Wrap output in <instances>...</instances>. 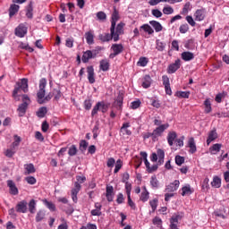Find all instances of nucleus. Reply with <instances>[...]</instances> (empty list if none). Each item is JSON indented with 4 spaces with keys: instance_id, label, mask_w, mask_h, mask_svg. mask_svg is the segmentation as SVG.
Returning a JSON list of instances; mask_svg holds the SVG:
<instances>
[{
    "instance_id": "obj_1",
    "label": "nucleus",
    "mask_w": 229,
    "mask_h": 229,
    "mask_svg": "<svg viewBox=\"0 0 229 229\" xmlns=\"http://www.w3.org/2000/svg\"><path fill=\"white\" fill-rule=\"evenodd\" d=\"M46 85H47V80L46 78H42L39 81V89L37 93L38 103L39 105H44V98H46Z\"/></svg>"
},
{
    "instance_id": "obj_2",
    "label": "nucleus",
    "mask_w": 229,
    "mask_h": 229,
    "mask_svg": "<svg viewBox=\"0 0 229 229\" xmlns=\"http://www.w3.org/2000/svg\"><path fill=\"white\" fill-rule=\"evenodd\" d=\"M108 106H110V105L105 101L98 102L91 111V115H96L98 112L106 114V112H108Z\"/></svg>"
},
{
    "instance_id": "obj_3",
    "label": "nucleus",
    "mask_w": 229,
    "mask_h": 229,
    "mask_svg": "<svg viewBox=\"0 0 229 229\" xmlns=\"http://www.w3.org/2000/svg\"><path fill=\"white\" fill-rule=\"evenodd\" d=\"M124 26H125L124 22H120L117 24L116 29L114 27L113 30H112V27H110V32L114 37V42H118L119 36L124 34Z\"/></svg>"
},
{
    "instance_id": "obj_4",
    "label": "nucleus",
    "mask_w": 229,
    "mask_h": 229,
    "mask_svg": "<svg viewBox=\"0 0 229 229\" xmlns=\"http://www.w3.org/2000/svg\"><path fill=\"white\" fill-rule=\"evenodd\" d=\"M167 128H169V123H165L157 127L153 131L154 136L156 137V140H158V137H162V134L165 131V130H167Z\"/></svg>"
},
{
    "instance_id": "obj_5",
    "label": "nucleus",
    "mask_w": 229,
    "mask_h": 229,
    "mask_svg": "<svg viewBox=\"0 0 229 229\" xmlns=\"http://www.w3.org/2000/svg\"><path fill=\"white\" fill-rule=\"evenodd\" d=\"M119 19H121V17L119 16V11L117 10V8L114 7V12L111 15V30H112V31H114V29L115 28V26L117 24V21H119Z\"/></svg>"
},
{
    "instance_id": "obj_6",
    "label": "nucleus",
    "mask_w": 229,
    "mask_h": 229,
    "mask_svg": "<svg viewBox=\"0 0 229 229\" xmlns=\"http://www.w3.org/2000/svg\"><path fill=\"white\" fill-rule=\"evenodd\" d=\"M26 33H28V28L24 24H20L15 29V35H16V37H19L20 38H23V37L26 36Z\"/></svg>"
},
{
    "instance_id": "obj_7",
    "label": "nucleus",
    "mask_w": 229,
    "mask_h": 229,
    "mask_svg": "<svg viewBox=\"0 0 229 229\" xmlns=\"http://www.w3.org/2000/svg\"><path fill=\"white\" fill-rule=\"evenodd\" d=\"M16 212L19 214H26L28 212V202L26 200H21L16 205Z\"/></svg>"
},
{
    "instance_id": "obj_8",
    "label": "nucleus",
    "mask_w": 229,
    "mask_h": 229,
    "mask_svg": "<svg viewBox=\"0 0 229 229\" xmlns=\"http://www.w3.org/2000/svg\"><path fill=\"white\" fill-rule=\"evenodd\" d=\"M206 13L207 11L205 10V8L198 9L194 13L195 21H198L199 22H201V21H205V17H207Z\"/></svg>"
},
{
    "instance_id": "obj_9",
    "label": "nucleus",
    "mask_w": 229,
    "mask_h": 229,
    "mask_svg": "<svg viewBox=\"0 0 229 229\" xmlns=\"http://www.w3.org/2000/svg\"><path fill=\"white\" fill-rule=\"evenodd\" d=\"M180 59L175 60V62L172 64H170L167 68V72L168 74H174L180 69L181 64H180Z\"/></svg>"
},
{
    "instance_id": "obj_10",
    "label": "nucleus",
    "mask_w": 229,
    "mask_h": 229,
    "mask_svg": "<svg viewBox=\"0 0 229 229\" xmlns=\"http://www.w3.org/2000/svg\"><path fill=\"white\" fill-rule=\"evenodd\" d=\"M180 187V181L175 180L174 182L166 185L165 191L166 192H175V191H178Z\"/></svg>"
},
{
    "instance_id": "obj_11",
    "label": "nucleus",
    "mask_w": 229,
    "mask_h": 229,
    "mask_svg": "<svg viewBox=\"0 0 229 229\" xmlns=\"http://www.w3.org/2000/svg\"><path fill=\"white\" fill-rule=\"evenodd\" d=\"M114 186L106 185V197L109 203H112L114 201Z\"/></svg>"
},
{
    "instance_id": "obj_12",
    "label": "nucleus",
    "mask_w": 229,
    "mask_h": 229,
    "mask_svg": "<svg viewBox=\"0 0 229 229\" xmlns=\"http://www.w3.org/2000/svg\"><path fill=\"white\" fill-rule=\"evenodd\" d=\"M87 72H88V80L89 82L92 85L93 83H96V78L95 72H94V66L90 65L87 67Z\"/></svg>"
},
{
    "instance_id": "obj_13",
    "label": "nucleus",
    "mask_w": 229,
    "mask_h": 229,
    "mask_svg": "<svg viewBox=\"0 0 229 229\" xmlns=\"http://www.w3.org/2000/svg\"><path fill=\"white\" fill-rule=\"evenodd\" d=\"M96 56L95 51L87 50L86 52H83L82 55V62L83 64H89V60L94 58Z\"/></svg>"
},
{
    "instance_id": "obj_14",
    "label": "nucleus",
    "mask_w": 229,
    "mask_h": 229,
    "mask_svg": "<svg viewBox=\"0 0 229 229\" xmlns=\"http://www.w3.org/2000/svg\"><path fill=\"white\" fill-rule=\"evenodd\" d=\"M99 69L103 71V72H106L110 71V60L108 59H102L99 62Z\"/></svg>"
},
{
    "instance_id": "obj_15",
    "label": "nucleus",
    "mask_w": 229,
    "mask_h": 229,
    "mask_svg": "<svg viewBox=\"0 0 229 229\" xmlns=\"http://www.w3.org/2000/svg\"><path fill=\"white\" fill-rule=\"evenodd\" d=\"M7 187H9L10 194H13V196H17V194H19V189H17V186L15 185V182H13V181L8 180Z\"/></svg>"
},
{
    "instance_id": "obj_16",
    "label": "nucleus",
    "mask_w": 229,
    "mask_h": 229,
    "mask_svg": "<svg viewBox=\"0 0 229 229\" xmlns=\"http://www.w3.org/2000/svg\"><path fill=\"white\" fill-rule=\"evenodd\" d=\"M181 216L180 215H174L170 218V229H180L178 228V221H180Z\"/></svg>"
},
{
    "instance_id": "obj_17",
    "label": "nucleus",
    "mask_w": 229,
    "mask_h": 229,
    "mask_svg": "<svg viewBox=\"0 0 229 229\" xmlns=\"http://www.w3.org/2000/svg\"><path fill=\"white\" fill-rule=\"evenodd\" d=\"M188 148H190L189 153H191V155H194V153L198 151V148H196V141L194 140L193 137L189 139Z\"/></svg>"
},
{
    "instance_id": "obj_18",
    "label": "nucleus",
    "mask_w": 229,
    "mask_h": 229,
    "mask_svg": "<svg viewBox=\"0 0 229 229\" xmlns=\"http://www.w3.org/2000/svg\"><path fill=\"white\" fill-rule=\"evenodd\" d=\"M98 38H99V40H101V42H110V40H112V38H113V40H114V36L112 34V32H111V34L104 33V34H100L98 36Z\"/></svg>"
},
{
    "instance_id": "obj_19",
    "label": "nucleus",
    "mask_w": 229,
    "mask_h": 229,
    "mask_svg": "<svg viewBox=\"0 0 229 229\" xmlns=\"http://www.w3.org/2000/svg\"><path fill=\"white\" fill-rule=\"evenodd\" d=\"M111 49L113 50V53L118 55H121L123 51H124V47L123 46V44H113Z\"/></svg>"
},
{
    "instance_id": "obj_20",
    "label": "nucleus",
    "mask_w": 229,
    "mask_h": 229,
    "mask_svg": "<svg viewBox=\"0 0 229 229\" xmlns=\"http://www.w3.org/2000/svg\"><path fill=\"white\" fill-rule=\"evenodd\" d=\"M216 139H217V132L216 131V130L210 131L208 132V139H207L208 146H210V144L214 142Z\"/></svg>"
},
{
    "instance_id": "obj_21",
    "label": "nucleus",
    "mask_w": 229,
    "mask_h": 229,
    "mask_svg": "<svg viewBox=\"0 0 229 229\" xmlns=\"http://www.w3.org/2000/svg\"><path fill=\"white\" fill-rule=\"evenodd\" d=\"M152 81L153 80H151V76L145 75L142 79L141 86L143 87V89H149V87H151Z\"/></svg>"
},
{
    "instance_id": "obj_22",
    "label": "nucleus",
    "mask_w": 229,
    "mask_h": 229,
    "mask_svg": "<svg viewBox=\"0 0 229 229\" xmlns=\"http://www.w3.org/2000/svg\"><path fill=\"white\" fill-rule=\"evenodd\" d=\"M144 31L145 33H148V35H153L155 33V30L149 24H143L140 27V32L142 33Z\"/></svg>"
},
{
    "instance_id": "obj_23",
    "label": "nucleus",
    "mask_w": 229,
    "mask_h": 229,
    "mask_svg": "<svg viewBox=\"0 0 229 229\" xmlns=\"http://www.w3.org/2000/svg\"><path fill=\"white\" fill-rule=\"evenodd\" d=\"M156 154L158 158L157 165H162V164H164V158H165V152L162 148H158Z\"/></svg>"
},
{
    "instance_id": "obj_24",
    "label": "nucleus",
    "mask_w": 229,
    "mask_h": 229,
    "mask_svg": "<svg viewBox=\"0 0 229 229\" xmlns=\"http://www.w3.org/2000/svg\"><path fill=\"white\" fill-rule=\"evenodd\" d=\"M20 8H21V6H19L15 4H11L9 7V17L12 18V17H13V15L18 13Z\"/></svg>"
},
{
    "instance_id": "obj_25",
    "label": "nucleus",
    "mask_w": 229,
    "mask_h": 229,
    "mask_svg": "<svg viewBox=\"0 0 229 229\" xmlns=\"http://www.w3.org/2000/svg\"><path fill=\"white\" fill-rule=\"evenodd\" d=\"M149 24L150 26H152V28H154L156 33H160V31L164 30V27H162V24H160V22L157 21H150Z\"/></svg>"
},
{
    "instance_id": "obj_26",
    "label": "nucleus",
    "mask_w": 229,
    "mask_h": 229,
    "mask_svg": "<svg viewBox=\"0 0 229 229\" xmlns=\"http://www.w3.org/2000/svg\"><path fill=\"white\" fill-rule=\"evenodd\" d=\"M167 44L165 41H163L161 39H157L156 40V49L162 52L165 50Z\"/></svg>"
},
{
    "instance_id": "obj_27",
    "label": "nucleus",
    "mask_w": 229,
    "mask_h": 229,
    "mask_svg": "<svg viewBox=\"0 0 229 229\" xmlns=\"http://www.w3.org/2000/svg\"><path fill=\"white\" fill-rule=\"evenodd\" d=\"M182 58L184 62H191V60H194V54L192 52H182Z\"/></svg>"
},
{
    "instance_id": "obj_28",
    "label": "nucleus",
    "mask_w": 229,
    "mask_h": 229,
    "mask_svg": "<svg viewBox=\"0 0 229 229\" xmlns=\"http://www.w3.org/2000/svg\"><path fill=\"white\" fill-rule=\"evenodd\" d=\"M26 17L28 19H33V2H30L26 9Z\"/></svg>"
},
{
    "instance_id": "obj_29",
    "label": "nucleus",
    "mask_w": 229,
    "mask_h": 229,
    "mask_svg": "<svg viewBox=\"0 0 229 229\" xmlns=\"http://www.w3.org/2000/svg\"><path fill=\"white\" fill-rule=\"evenodd\" d=\"M223 145L216 143L214 144L212 147L209 148V152L211 153V155H216V153H219V151H221V148Z\"/></svg>"
},
{
    "instance_id": "obj_30",
    "label": "nucleus",
    "mask_w": 229,
    "mask_h": 229,
    "mask_svg": "<svg viewBox=\"0 0 229 229\" xmlns=\"http://www.w3.org/2000/svg\"><path fill=\"white\" fill-rule=\"evenodd\" d=\"M29 206V212H30V214H35V212H37V201L35 199H30V201L28 204Z\"/></svg>"
},
{
    "instance_id": "obj_31",
    "label": "nucleus",
    "mask_w": 229,
    "mask_h": 229,
    "mask_svg": "<svg viewBox=\"0 0 229 229\" xmlns=\"http://www.w3.org/2000/svg\"><path fill=\"white\" fill-rule=\"evenodd\" d=\"M176 132L174 131H172V132H169L168 135H167V142L169 144V146H173L174 144V140H176Z\"/></svg>"
},
{
    "instance_id": "obj_32",
    "label": "nucleus",
    "mask_w": 229,
    "mask_h": 229,
    "mask_svg": "<svg viewBox=\"0 0 229 229\" xmlns=\"http://www.w3.org/2000/svg\"><path fill=\"white\" fill-rule=\"evenodd\" d=\"M192 192H194V191H192V189H191V185H187V186H183L182 188V196H191V194H192Z\"/></svg>"
},
{
    "instance_id": "obj_33",
    "label": "nucleus",
    "mask_w": 229,
    "mask_h": 229,
    "mask_svg": "<svg viewBox=\"0 0 229 229\" xmlns=\"http://www.w3.org/2000/svg\"><path fill=\"white\" fill-rule=\"evenodd\" d=\"M150 185L152 189H158L160 186V182H158V179L157 178V175H152L150 178Z\"/></svg>"
},
{
    "instance_id": "obj_34",
    "label": "nucleus",
    "mask_w": 229,
    "mask_h": 229,
    "mask_svg": "<svg viewBox=\"0 0 229 229\" xmlns=\"http://www.w3.org/2000/svg\"><path fill=\"white\" fill-rule=\"evenodd\" d=\"M94 104V100L92 98H88L83 102V108L86 110H90L92 108V105Z\"/></svg>"
},
{
    "instance_id": "obj_35",
    "label": "nucleus",
    "mask_w": 229,
    "mask_h": 229,
    "mask_svg": "<svg viewBox=\"0 0 229 229\" xmlns=\"http://www.w3.org/2000/svg\"><path fill=\"white\" fill-rule=\"evenodd\" d=\"M85 37L87 44H89V46H92V44H94V34L89 31L85 33Z\"/></svg>"
},
{
    "instance_id": "obj_36",
    "label": "nucleus",
    "mask_w": 229,
    "mask_h": 229,
    "mask_svg": "<svg viewBox=\"0 0 229 229\" xmlns=\"http://www.w3.org/2000/svg\"><path fill=\"white\" fill-rule=\"evenodd\" d=\"M25 167V171L26 174H33V173H35L36 169H35V165L33 164H27L24 165Z\"/></svg>"
},
{
    "instance_id": "obj_37",
    "label": "nucleus",
    "mask_w": 229,
    "mask_h": 229,
    "mask_svg": "<svg viewBox=\"0 0 229 229\" xmlns=\"http://www.w3.org/2000/svg\"><path fill=\"white\" fill-rule=\"evenodd\" d=\"M17 85L21 88V90L24 92H28V79H21L20 83H17Z\"/></svg>"
},
{
    "instance_id": "obj_38",
    "label": "nucleus",
    "mask_w": 229,
    "mask_h": 229,
    "mask_svg": "<svg viewBox=\"0 0 229 229\" xmlns=\"http://www.w3.org/2000/svg\"><path fill=\"white\" fill-rule=\"evenodd\" d=\"M211 185L215 187V189H219V187H221V178L215 176L211 182Z\"/></svg>"
},
{
    "instance_id": "obj_39",
    "label": "nucleus",
    "mask_w": 229,
    "mask_h": 229,
    "mask_svg": "<svg viewBox=\"0 0 229 229\" xmlns=\"http://www.w3.org/2000/svg\"><path fill=\"white\" fill-rule=\"evenodd\" d=\"M123 101H124V94L123 92L119 91L118 96L115 100L117 106H123Z\"/></svg>"
},
{
    "instance_id": "obj_40",
    "label": "nucleus",
    "mask_w": 229,
    "mask_h": 229,
    "mask_svg": "<svg viewBox=\"0 0 229 229\" xmlns=\"http://www.w3.org/2000/svg\"><path fill=\"white\" fill-rule=\"evenodd\" d=\"M87 148H89V142L85 140H81L79 147L80 151H81V153H85V151H87Z\"/></svg>"
},
{
    "instance_id": "obj_41",
    "label": "nucleus",
    "mask_w": 229,
    "mask_h": 229,
    "mask_svg": "<svg viewBox=\"0 0 229 229\" xmlns=\"http://www.w3.org/2000/svg\"><path fill=\"white\" fill-rule=\"evenodd\" d=\"M204 106L206 114H210V112H212V104L210 103V99L207 98L204 101Z\"/></svg>"
},
{
    "instance_id": "obj_42",
    "label": "nucleus",
    "mask_w": 229,
    "mask_h": 229,
    "mask_svg": "<svg viewBox=\"0 0 229 229\" xmlns=\"http://www.w3.org/2000/svg\"><path fill=\"white\" fill-rule=\"evenodd\" d=\"M175 96H177V98H182L184 99H189V97L191 96V92H189V91H177L175 93Z\"/></svg>"
},
{
    "instance_id": "obj_43",
    "label": "nucleus",
    "mask_w": 229,
    "mask_h": 229,
    "mask_svg": "<svg viewBox=\"0 0 229 229\" xmlns=\"http://www.w3.org/2000/svg\"><path fill=\"white\" fill-rule=\"evenodd\" d=\"M43 203L51 210V212H55L56 210V206H55L53 202L48 201L47 199H44Z\"/></svg>"
},
{
    "instance_id": "obj_44",
    "label": "nucleus",
    "mask_w": 229,
    "mask_h": 229,
    "mask_svg": "<svg viewBox=\"0 0 229 229\" xmlns=\"http://www.w3.org/2000/svg\"><path fill=\"white\" fill-rule=\"evenodd\" d=\"M96 15L98 21H100V22H105V21H106V13H105V12L99 11Z\"/></svg>"
},
{
    "instance_id": "obj_45",
    "label": "nucleus",
    "mask_w": 229,
    "mask_h": 229,
    "mask_svg": "<svg viewBox=\"0 0 229 229\" xmlns=\"http://www.w3.org/2000/svg\"><path fill=\"white\" fill-rule=\"evenodd\" d=\"M77 153H78V148L76 147V145H72L68 150L69 157H74L77 155Z\"/></svg>"
},
{
    "instance_id": "obj_46",
    "label": "nucleus",
    "mask_w": 229,
    "mask_h": 229,
    "mask_svg": "<svg viewBox=\"0 0 229 229\" xmlns=\"http://www.w3.org/2000/svg\"><path fill=\"white\" fill-rule=\"evenodd\" d=\"M149 199V191H142L140 196V200L143 203H146Z\"/></svg>"
},
{
    "instance_id": "obj_47",
    "label": "nucleus",
    "mask_w": 229,
    "mask_h": 229,
    "mask_svg": "<svg viewBox=\"0 0 229 229\" xmlns=\"http://www.w3.org/2000/svg\"><path fill=\"white\" fill-rule=\"evenodd\" d=\"M44 217H46V212H44V210H39L36 215V222L40 223Z\"/></svg>"
},
{
    "instance_id": "obj_48",
    "label": "nucleus",
    "mask_w": 229,
    "mask_h": 229,
    "mask_svg": "<svg viewBox=\"0 0 229 229\" xmlns=\"http://www.w3.org/2000/svg\"><path fill=\"white\" fill-rule=\"evenodd\" d=\"M149 205L152 208V213L157 210V208L158 207V199H153L152 200H149Z\"/></svg>"
},
{
    "instance_id": "obj_49",
    "label": "nucleus",
    "mask_w": 229,
    "mask_h": 229,
    "mask_svg": "<svg viewBox=\"0 0 229 229\" xmlns=\"http://www.w3.org/2000/svg\"><path fill=\"white\" fill-rule=\"evenodd\" d=\"M153 225L157 226V228H162V218L156 216L152 219Z\"/></svg>"
},
{
    "instance_id": "obj_50",
    "label": "nucleus",
    "mask_w": 229,
    "mask_h": 229,
    "mask_svg": "<svg viewBox=\"0 0 229 229\" xmlns=\"http://www.w3.org/2000/svg\"><path fill=\"white\" fill-rule=\"evenodd\" d=\"M140 157H143V160L145 162V165L147 167V170L149 169V161H148V153L144 152V151H141L140 152Z\"/></svg>"
},
{
    "instance_id": "obj_51",
    "label": "nucleus",
    "mask_w": 229,
    "mask_h": 229,
    "mask_svg": "<svg viewBox=\"0 0 229 229\" xmlns=\"http://www.w3.org/2000/svg\"><path fill=\"white\" fill-rule=\"evenodd\" d=\"M148 59L146 57H140L138 61V65H140V67H146V65H148Z\"/></svg>"
},
{
    "instance_id": "obj_52",
    "label": "nucleus",
    "mask_w": 229,
    "mask_h": 229,
    "mask_svg": "<svg viewBox=\"0 0 229 229\" xmlns=\"http://www.w3.org/2000/svg\"><path fill=\"white\" fill-rule=\"evenodd\" d=\"M52 95L55 97V99L58 101L62 98V91L60 89H55L52 92Z\"/></svg>"
},
{
    "instance_id": "obj_53",
    "label": "nucleus",
    "mask_w": 229,
    "mask_h": 229,
    "mask_svg": "<svg viewBox=\"0 0 229 229\" xmlns=\"http://www.w3.org/2000/svg\"><path fill=\"white\" fill-rule=\"evenodd\" d=\"M21 137L14 135V141L13 142L12 146L13 148L15 149V148L19 147V144H21Z\"/></svg>"
},
{
    "instance_id": "obj_54",
    "label": "nucleus",
    "mask_w": 229,
    "mask_h": 229,
    "mask_svg": "<svg viewBox=\"0 0 229 229\" xmlns=\"http://www.w3.org/2000/svg\"><path fill=\"white\" fill-rule=\"evenodd\" d=\"M163 13H165V15H171V13H174V9L171 6L164 7Z\"/></svg>"
},
{
    "instance_id": "obj_55",
    "label": "nucleus",
    "mask_w": 229,
    "mask_h": 229,
    "mask_svg": "<svg viewBox=\"0 0 229 229\" xmlns=\"http://www.w3.org/2000/svg\"><path fill=\"white\" fill-rule=\"evenodd\" d=\"M179 31L180 33H182V34L187 33V31H189V24L187 23L182 24L179 28Z\"/></svg>"
},
{
    "instance_id": "obj_56",
    "label": "nucleus",
    "mask_w": 229,
    "mask_h": 229,
    "mask_svg": "<svg viewBox=\"0 0 229 229\" xmlns=\"http://www.w3.org/2000/svg\"><path fill=\"white\" fill-rule=\"evenodd\" d=\"M184 162H185V157H183L182 156L175 157V164L177 165H182V164H184Z\"/></svg>"
},
{
    "instance_id": "obj_57",
    "label": "nucleus",
    "mask_w": 229,
    "mask_h": 229,
    "mask_svg": "<svg viewBox=\"0 0 229 229\" xmlns=\"http://www.w3.org/2000/svg\"><path fill=\"white\" fill-rule=\"evenodd\" d=\"M121 167H123V161L121 159H118L116 161L114 173L117 174L118 171H121Z\"/></svg>"
},
{
    "instance_id": "obj_58",
    "label": "nucleus",
    "mask_w": 229,
    "mask_h": 229,
    "mask_svg": "<svg viewBox=\"0 0 229 229\" xmlns=\"http://www.w3.org/2000/svg\"><path fill=\"white\" fill-rule=\"evenodd\" d=\"M93 139H98V135H99V125L96 124L92 130Z\"/></svg>"
},
{
    "instance_id": "obj_59",
    "label": "nucleus",
    "mask_w": 229,
    "mask_h": 229,
    "mask_svg": "<svg viewBox=\"0 0 229 229\" xmlns=\"http://www.w3.org/2000/svg\"><path fill=\"white\" fill-rule=\"evenodd\" d=\"M151 138L152 140H157V138L155 137V133L152 131V132H146L144 135H143V139H149Z\"/></svg>"
},
{
    "instance_id": "obj_60",
    "label": "nucleus",
    "mask_w": 229,
    "mask_h": 229,
    "mask_svg": "<svg viewBox=\"0 0 229 229\" xmlns=\"http://www.w3.org/2000/svg\"><path fill=\"white\" fill-rule=\"evenodd\" d=\"M35 139L39 142H44V135L38 131L35 132Z\"/></svg>"
},
{
    "instance_id": "obj_61",
    "label": "nucleus",
    "mask_w": 229,
    "mask_h": 229,
    "mask_svg": "<svg viewBox=\"0 0 229 229\" xmlns=\"http://www.w3.org/2000/svg\"><path fill=\"white\" fill-rule=\"evenodd\" d=\"M27 108H28V106L26 104H21L18 107V112L20 114H26Z\"/></svg>"
},
{
    "instance_id": "obj_62",
    "label": "nucleus",
    "mask_w": 229,
    "mask_h": 229,
    "mask_svg": "<svg viewBox=\"0 0 229 229\" xmlns=\"http://www.w3.org/2000/svg\"><path fill=\"white\" fill-rule=\"evenodd\" d=\"M46 114H47V107L46 106L40 107L37 112V115H46Z\"/></svg>"
},
{
    "instance_id": "obj_63",
    "label": "nucleus",
    "mask_w": 229,
    "mask_h": 229,
    "mask_svg": "<svg viewBox=\"0 0 229 229\" xmlns=\"http://www.w3.org/2000/svg\"><path fill=\"white\" fill-rule=\"evenodd\" d=\"M152 15L157 19H160V17H162V12L158 9H154L152 10Z\"/></svg>"
},
{
    "instance_id": "obj_64",
    "label": "nucleus",
    "mask_w": 229,
    "mask_h": 229,
    "mask_svg": "<svg viewBox=\"0 0 229 229\" xmlns=\"http://www.w3.org/2000/svg\"><path fill=\"white\" fill-rule=\"evenodd\" d=\"M186 21L188 24H190V26H192V28L196 26V21H194V19L192 18V16H186Z\"/></svg>"
}]
</instances>
